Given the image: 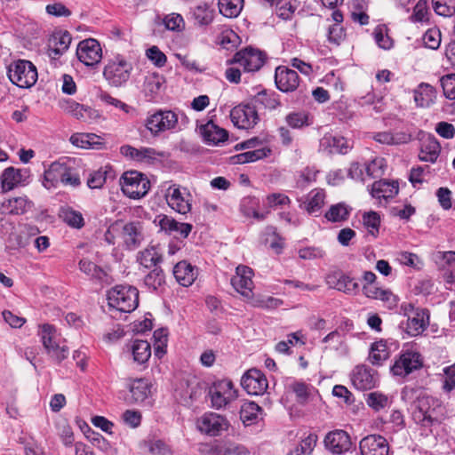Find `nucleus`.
I'll use <instances>...</instances> for the list:
<instances>
[{
    "mask_svg": "<svg viewBox=\"0 0 455 455\" xmlns=\"http://www.w3.org/2000/svg\"><path fill=\"white\" fill-rule=\"evenodd\" d=\"M275 82L280 91L291 92L299 87V76L295 70L279 66L275 68Z\"/></svg>",
    "mask_w": 455,
    "mask_h": 455,
    "instance_id": "17",
    "label": "nucleus"
},
{
    "mask_svg": "<svg viewBox=\"0 0 455 455\" xmlns=\"http://www.w3.org/2000/svg\"><path fill=\"white\" fill-rule=\"evenodd\" d=\"M165 28L172 31H182L185 28L183 17L179 13H171L164 19Z\"/></svg>",
    "mask_w": 455,
    "mask_h": 455,
    "instance_id": "61",
    "label": "nucleus"
},
{
    "mask_svg": "<svg viewBox=\"0 0 455 455\" xmlns=\"http://www.w3.org/2000/svg\"><path fill=\"white\" fill-rule=\"evenodd\" d=\"M220 12L227 18H235L243 9V0H219Z\"/></svg>",
    "mask_w": 455,
    "mask_h": 455,
    "instance_id": "46",
    "label": "nucleus"
},
{
    "mask_svg": "<svg viewBox=\"0 0 455 455\" xmlns=\"http://www.w3.org/2000/svg\"><path fill=\"white\" fill-rule=\"evenodd\" d=\"M63 108L65 111L71 114L78 120L85 123H92L100 117V114L97 110L92 109L90 107L81 105L73 100L67 101L66 105L63 106Z\"/></svg>",
    "mask_w": 455,
    "mask_h": 455,
    "instance_id": "27",
    "label": "nucleus"
},
{
    "mask_svg": "<svg viewBox=\"0 0 455 455\" xmlns=\"http://www.w3.org/2000/svg\"><path fill=\"white\" fill-rule=\"evenodd\" d=\"M264 243L268 245L276 254L281 253L284 244L283 239L274 230L265 234Z\"/></svg>",
    "mask_w": 455,
    "mask_h": 455,
    "instance_id": "60",
    "label": "nucleus"
},
{
    "mask_svg": "<svg viewBox=\"0 0 455 455\" xmlns=\"http://www.w3.org/2000/svg\"><path fill=\"white\" fill-rule=\"evenodd\" d=\"M443 389L449 393L455 388V363L443 369Z\"/></svg>",
    "mask_w": 455,
    "mask_h": 455,
    "instance_id": "63",
    "label": "nucleus"
},
{
    "mask_svg": "<svg viewBox=\"0 0 455 455\" xmlns=\"http://www.w3.org/2000/svg\"><path fill=\"white\" fill-rule=\"evenodd\" d=\"M441 84L444 96L449 100H455V74L443 76Z\"/></svg>",
    "mask_w": 455,
    "mask_h": 455,
    "instance_id": "64",
    "label": "nucleus"
},
{
    "mask_svg": "<svg viewBox=\"0 0 455 455\" xmlns=\"http://www.w3.org/2000/svg\"><path fill=\"white\" fill-rule=\"evenodd\" d=\"M289 389L296 395L297 402L301 404L307 403L315 392L314 387L296 380L289 385Z\"/></svg>",
    "mask_w": 455,
    "mask_h": 455,
    "instance_id": "43",
    "label": "nucleus"
},
{
    "mask_svg": "<svg viewBox=\"0 0 455 455\" xmlns=\"http://www.w3.org/2000/svg\"><path fill=\"white\" fill-rule=\"evenodd\" d=\"M173 275L180 285L188 287L196 280L198 268L186 260H181L174 266Z\"/></svg>",
    "mask_w": 455,
    "mask_h": 455,
    "instance_id": "22",
    "label": "nucleus"
},
{
    "mask_svg": "<svg viewBox=\"0 0 455 455\" xmlns=\"http://www.w3.org/2000/svg\"><path fill=\"white\" fill-rule=\"evenodd\" d=\"M78 60L87 67H93L102 59V49L100 43L94 38L81 41L76 48Z\"/></svg>",
    "mask_w": 455,
    "mask_h": 455,
    "instance_id": "10",
    "label": "nucleus"
},
{
    "mask_svg": "<svg viewBox=\"0 0 455 455\" xmlns=\"http://www.w3.org/2000/svg\"><path fill=\"white\" fill-rule=\"evenodd\" d=\"M182 388V395L193 400L202 395L204 383L196 376H187L180 383Z\"/></svg>",
    "mask_w": 455,
    "mask_h": 455,
    "instance_id": "39",
    "label": "nucleus"
},
{
    "mask_svg": "<svg viewBox=\"0 0 455 455\" xmlns=\"http://www.w3.org/2000/svg\"><path fill=\"white\" fill-rule=\"evenodd\" d=\"M168 205L180 214H186L192 208V196L187 188L179 185H171L165 194Z\"/></svg>",
    "mask_w": 455,
    "mask_h": 455,
    "instance_id": "7",
    "label": "nucleus"
},
{
    "mask_svg": "<svg viewBox=\"0 0 455 455\" xmlns=\"http://www.w3.org/2000/svg\"><path fill=\"white\" fill-rule=\"evenodd\" d=\"M213 10L207 4H201L195 7L193 16L200 26H206L213 20Z\"/></svg>",
    "mask_w": 455,
    "mask_h": 455,
    "instance_id": "51",
    "label": "nucleus"
},
{
    "mask_svg": "<svg viewBox=\"0 0 455 455\" xmlns=\"http://www.w3.org/2000/svg\"><path fill=\"white\" fill-rule=\"evenodd\" d=\"M326 283L330 288L348 295H355L359 291L357 281L339 271H334L327 275Z\"/></svg>",
    "mask_w": 455,
    "mask_h": 455,
    "instance_id": "16",
    "label": "nucleus"
},
{
    "mask_svg": "<svg viewBox=\"0 0 455 455\" xmlns=\"http://www.w3.org/2000/svg\"><path fill=\"white\" fill-rule=\"evenodd\" d=\"M326 193L323 188L312 189L301 202L300 206L308 213L318 212L325 204Z\"/></svg>",
    "mask_w": 455,
    "mask_h": 455,
    "instance_id": "31",
    "label": "nucleus"
},
{
    "mask_svg": "<svg viewBox=\"0 0 455 455\" xmlns=\"http://www.w3.org/2000/svg\"><path fill=\"white\" fill-rule=\"evenodd\" d=\"M390 353L386 341L379 340L374 342L370 350L369 361L374 365H380L389 358Z\"/></svg>",
    "mask_w": 455,
    "mask_h": 455,
    "instance_id": "41",
    "label": "nucleus"
},
{
    "mask_svg": "<svg viewBox=\"0 0 455 455\" xmlns=\"http://www.w3.org/2000/svg\"><path fill=\"white\" fill-rule=\"evenodd\" d=\"M144 282L148 287L156 290L164 283V274L161 268L156 267L146 275Z\"/></svg>",
    "mask_w": 455,
    "mask_h": 455,
    "instance_id": "59",
    "label": "nucleus"
},
{
    "mask_svg": "<svg viewBox=\"0 0 455 455\" xmlns=\"http://www.w3.org/2000/svg\"><path fill=\"white\" fill-rule=\"evenodd\" d=\"M110 171L111 168L106 166L92 172L87 180L88 187L92 189L102 188L107 180V176Z\"/></svg>",
    "mask_w": 455,
    "mask_h": 455,
    "instance_id": "55",
    "label": "nucleus"
},
{
    "mask_svg": "<svg viewBox=\"0 0 455 455\" xmlns=\"http://www.w3.org/2000/svg\"><path fill=\"white\" fill-rule=\"evenodd\" d=\"M130 392L133 402L141 403L148 398L150 393L149 385L143 379H136L131 385Z\"/></svg>",
    "mask_w": 455,
    "mask_h": 455,
    "instance_id": "47",
    "label": "nucleus"
},
{
    "mask_svg": "<svg viewBox=\"0 0 455 455\" xmlns=\"http://www.w3.org/2000/svg\"><path fill=\"white\" fill-rule=\"evenodd\" d=\"M253 271L251 267L239 265L235 268V275L231 278L234 289L245 299H251L253 288Z\"/></svg>",
    "mask_w": 455,
    "mask_h": 455,
    "instance_id": "15",
    "label": "nucleus"
},
{
    "mask_svg": "<svg viewBox=\"0 0 455 455\" xmlns=\"http://www.w3.org/2000/svg\"><path fill=\"white\" fill-rule=\"evenodd\" d=\"M360 451L362 455H387L388 444L383 436L370 435L361 440Z\"/></svg>",
    "mask_w": 455,
    "mask_h": 455,
    "instance_id": "20",
    "label": "nucleus"
},
{
    "mask_svg": "<svg viewBox=\"0 0 455 455\" xmlns=\"http://www.w3.org/2000/svg\"><path fill=\"white\" fill-rule=\"evenodd\" d=\"M59 216L71 228H83L84 225L82 213L69 207L61 208Z\"/></svg>",
    "mask_w": 455,
    "mask_h": 455,
    "instance_id": "49",
    "label": "nucleus"
},
{
    "mask_svg": "<svg viewBox=\"0 0 455 455\" xmlns=\"http://www.w3.org/2000/svg\"><path fill=\"white\" fill-rule=\"evenodd\" d=\"M260 411L261 408L257 403L246 402L241 407L240 419L243 423L250 425L258 419Z\"/></svg>",
    "mask_w": 455,
    "mask_h": 455,
    "instance_id": "50",
    "label": "nucleus"
},
{
    "mask_svg": "<svg viewBox=\"0 0 455 455\" xmlns=\"http://www.w3.org/2000/svg\"><path fill=\"white\" fill-rule=\"evenodd\" d=\"M429 324V312L427 309H419L416 314L407 317L405 331L411 337H417L427 330Z\"/></svg>",
    "mask_w": 455,
    "mask_h": 455,
    "instance_id": "23",
    "label": "nucleus"
},
{
    "mask_svg": "<svg viewBox=\"0 0 455 455\" xmlns=\"http://www.w3.org/2000/svg\"><path fill=\"white\" fill-rule=\"evenodd\" d=\"M241 385L249 395H259L266 392L268 382L263 372L252 368L243 374Z\"/></svg>",
    "mask_w": 455,
    "mask_h": 455,
    "instance_id": "14",
    "label": "nucleus"
},
{
    "mask_svg": "<svg viewBox=\"0 0 455 455\" xmlns=\"http://www.w3.org/2000/svg\"><path fill=\"white\" fill-rule=\"evenodd\" d=\"M197 429L211 436L219 435L228 427L227 419L213 412L204 413L196 420Z\"/></svg>",
    "mask_w": 455,
    "mask_h": 455,
    "instance_id": "12",
    "label": "nucleus"
},
{
    "mask_svg": "<svg viewBox=\"0 0 455 455\" xmlns=\"http://www.w3.org/2000/svg\"><path fill=\"white\" fill-rule=\"evenodd\" d=\"M350 379L353 386L358 390L371 389L377 383L376 373L365 365L355 366L351 372Z\"/></svg>",
    "mask_w": 455,
    "mask_h": 455,
    "instance_id": "18",
    "label": "nucleus"
},
{
    "mask_svg": "<svg viewBox=\"0 0 455 455\" xmlns=\"http://www.w3.org/2000/svg\"><path fill=\"white\" fill-rule=\"evenodd\" d=\"M132 70V64L124 60H114L104 68L103 76L112 86L118 87L124 84L130 78Z\"/></svg>",
    "mask_w": 455,
    "mask_h": 455,
    "instance_id": "6",
    "label": "nucleus"
},
{
    "mask_svg": "<svg viewBox=\"0 0 455 455\" xmlns=\"http://www.w3.org/2000/svg\"><path fill=\"white\" fill-rule=\"evenodd\" d=\"M421 367L420 354L413 349H406L403 350L399 358L395 360L391 367V371L395 376L405 377Z\"/></svg>",
    "mask_w": 455,
    "mask_h": 455,
    "instance_id": "8",
    "label": "nucleus"
},
{
    "mask_svg": "<svg viewBox=\"0 0 455 455\" xmlns=\"http://www.w3.org/2000/svg\"><path fill=\"white\" fill-rule=\"evenodd\" d=\"M435 90L428 84L422 83L414 90V101L417 107L428 108L435 100Z\"/></svg>",
    "mask_w": 455,
    "mask_h": 455,
    "instance_id": "37",
    "label": "nucleus"
},
{
    "mask_svg": "<svg viewBox=\"0 0 455 455\" xmlns=\"http://www.w3.org/2000/svg\"><path fill=\"white\" fill-rule=\"evenodd\" d=\"M371 138L379 144L395 146L408 143L411 136L404 132H379L372 133Z\"/></svg>",
    "mask_w": 455,
    "mask_h": 455,
    "instance_id": "34",
    "label": "nucleus"
},
{
    "mask_svg": "<svg viewBox=\"0 0 455 455\" xmlns=\"http://www.w3.org/2000/svg\"><path fill=\"white\" fill-rule=\"evenodd\" d=\"M28 177L27 170L16 169L14 167L4 169L0 177L3 191H11L18 186L25 185Z\"/></svg>",
    "mask_w": 455,
    "mask_h": 455,
    "instance_id": "19",
    "label": "nucleus"
},
{
    "mask_svg": "<svg viewBox=\"0 0 455 455\" xmlns=\"http://www.w3.org/2000/svg\"><path fill=\"white\" fill-rule=\"evenodd\" d=\"M120 186L125 196L132 199H139L148 194L150 188V182L141 172L129 171L122 175Z\"/></svg>",
    "mask_w": 455,
    "mask_h": 455,
    "instance_id": "4",
    "label": "nucleus"
},
{
    "mask_svg": "<svg viewBox=\"0 0 455 455\" xmlns=\"http://www.w3.org/2000/svg\"><path fill=\"white\" fill-rule=\"evenodd\" d=\"M133 361L139 364L145 363L151 356V346L146 340L135 339L130 346Z\"/></svg>",
    "mask_w": 455,
    "mask_h": 455,
    "instance_id": "40",
    "label": "nucleus"
},
{
    "mask_svg": "<svg viewBox=\"0 0 455 455\" xmlns=\"http://www.w3.org/2000/svg\"><path fill=\"white\" fill-rule=\"evenodd\" d=\"M199 130L204 140L209 145H219L227 140L228 137V132L219 127L212 121L201 125Z\"/></svg>",
    "mask_w": 455,
    "mask_h": 455,
    "instance_id": "26",
    "label": "nucleus"
},
{
    "mask_svg": "<svg viewBox=\"0 0 455 455\" xmlns=\"http://www.w3.org/2000/svg\"><path fill=\"white\" fill-rule=\"evenodd\" d=\"M269 153L270 149L267 148L246 151L235 156L233 157V163L239 164L252 163L267 156Z\"/></svg>",
    "mask_w": 455,
    "mask_h": 455,
    "instance_id": "45",
    "label": "nucleus"
},
{
    "mask_svg": "<svg viewBox=\"0 0 455 455\" xmlns=\"http://www.w3.org/2000/svg\"><path fill=\"white\" fill-rule=\"evenodd\" d=\"M118 235L120 241L117 244H123L129 250L138 248L144 240V235L140 229H114Z\"/></svg>",
    "mask_w": 455,
    "mask_h": 455,
    "instance_id": "36",
    "label": "nucleus"
},
{
    "mask_svg": "<svg viewBox=\"0 0 455 455\" xmlns=\"http://www.w3.org/2000/svg\"><path fill=\"white\" fill-rule=\"evenodd\" d=\"M326 448L335 454H341L350 449L351 440L344 430L330 432L324 439Z\"/></svg>",
    "mask_w": 455,
    "mask_h": 455,
    "instance_id": "21",
    "label": "nucleus"
},
{
    "mask_svg": "<svg viewBox=\"0 0 455 455\" xmlns=\"http://www.w3.org/2000/svg\"><path fill=\"white\" fill-rule=\"evenodd\" d=\"M38 335L44 348L52 359L60 363L67 358L68 348L65 344V340L61 338L54 326L49 323L41 325Z\"/></svg>",
    "mask_w": 455,
    "mask_h": 455,
    "instance_id": "2",
    "label": "nucleus"
},
{
    "mask_svg": "<svg viewBox=\"0 0 455 455\" xmlns=\"http://www.w3.org/2000/svg\"><path fill=\"white\" fill-rule=\"evenodd\" d=\"M230 118L234 125L239 129H251L259 121L255 108L248 104L235 107L230 112Z\"/></svg>",
    "mask_w": 455,
    "mask_h": 455,
    "instance_id": "13",
    "label": "nucleus"
},
{
    "mask_svg": "<svg viewBox=\"0 0 455 455\" xmlns=\"http://www.w3.org/2000/svg\"><path fill=\"white\" fill-rule=\"evenodd\" d=\"M422 40L426 47L436 50L441 44V32L436 28H430L426 31Z\"/></svg>",
    "mask_w": 455,
    "mask_h": 455,
    "instance_id": "62",
    "label": "nucleus"
},
{
    "mask_svg": "<svg viewBox=\"0 0 455 455\" xmlns=\"http://www.w3.org/2000/svg\"><path fill=\"white\" fill-rule=\"evenodd\" d=\"M285 121L292 129H301L311 124L306 112H292L286 116Z\"/></svg>",
    "mask_w": 455,
    "mask_h": 455,
    "instance_id": "54",
    "label": "nucleus"
},
{
    "mask_svg": "<svg viewBox=\"0 0 455 455\" xmlns=\"http://www.w3.org/2000/svg\"><path fill=\"white\" fill-rule=\"evenodd\" d=\"M178 123L177 115L171 110H159L146 119L145 125L153 135L174 129Z\"/></svg>",
    "mask_w": 455,
    "mask_h": 455,
    "instance_id": "9",
    "label": "nucleus"
},
{
    "mask_svg": "<svg viewBox=\"0 0 455 455\" xmlns=\"http://www.w3.org/2000/svg\"><path fill=\"white\" fill-rule=\"evenodd\" d=\"M212 407L221 409L237 398V390L231 380L222 379L215 382L209 391Z\"/></svg>",
    "mask_w": 455,
    "mask_h": 455,
    "instance_id": "5",
    "label": "nucleus"
},
{
    "mask_svg": "<svg viewBox=\"0 0 455 455\" xmlns=\"http://www.w3.org/2000/svg\"><path fill=\"white\" fill-rule=\"evenodd\" d=\"M352 208L345 203L332 204L324 213V218L332 223H339L347 220Z\"/></svg>",
    "mask_w": 455,
    "mask_h": 455,
    "instance_id": "38",
    "label": "nucleus"
},
{
    "mask_svg": "<svg viewBox=\"0 0 455 455\" xmlns=\"http://www.w3.org/2000/svg\"><path fill=\"white\" fill-rule=\"evenodd\" d=\"M162 259V255L156 246L145 249L140 253L139 261L146 268L156 267Z\"/></svg>",
    "mask_w": 455,
    "mask_h": 455,
    "instance_id": "48",
    "label": "nucleus"
},
{
    "mask_svg": "<svg viewBox=\"0 0 455 455\" xmlns=\"http://www.w3.org/2000/svg\"><path fill=\"white\" fill-rule=\"evenodd\" d=\"M324 143L331 153L347 154L353 145L342 136H329L323 138Z\"/></svg>",
    "mask_w": 455,
    "mask_h": 455,
    "instance_id": "44",
    "label": "nucleus"
},
{
    "mask_svg": "<svg viewBox=\"0 0 455 455\" xmlns=\"http://www.w3.org/2000/svg\"><path fill=\"white\" fill-rule=\"evenodd\" d=\"M164 84V78L156 74H151L145 77L144 81V92L150 100L156 99L160 93Z\"/></svg>",
    "mask_w": 455,
    "mask_h": 455,
    "instance_id": "42",
    "label": "nucleus"
},
{
    "mask_svg": "<svg viewBox=\"0 0 455 455\" xmlns=\"http://www.w3.org/2000/svg\"><path fill=\"white\" fill-rule=\"evenodd\" d=\"M435 12L443 17H450L455 12V0H433Z\"/></svg>",
    "mask_w": 455,
    "mask_h": 455,
    "instance_id": "57",
    "label": "nucleus"
},
{
    "mask_svg": "<svg viewBox=\"0 0 455 455\" xmlns=\"http://www.w3.org/2000/svg\"><path fill=\"white\" fill-rule=\"evenodd\" d=\"M435 400L427 395H419L415 402L417 411L415 418L422 423H431L433 420V411Z\"/></svg>",
    "mask_w": 455,
    "mask_h": 455,
    "instance_id": "30",
    "label": "nucleus"
},
{
    "mask_svg": "<svg viewBox=\"0 0 455 455\" xmlns=\"http://www.w3.org/2000/svg\"><path fill=\"white\" fill-rule=\"evenodd\" d=\"M398 190L397 181L380 180L373 183L371 193L372 197L378 199L379 204H382V200L387 202L388 199L395 197L398 194Z\"/></svg>",
    "mask_w": 455,
    "mask_h": 455,
    "instance_id": "25",
    "label": "nucleus"
},
{
    "mask_svg": "<svg viewBox=\"0 0 455 455\" xmlns=\"http://www.w3.org/2000/svg\"><path fill=\"white\" fill-rule=\"evenodd\" d=\"M120 151L124 156L131 159L144 163H149L151 160L156 159L157 156H162V154L157 153L151 148H135L129 145L121 147Z\"/></svg>",
    "mask_w": 455,
    "mask_h": 455,
    "instance_id": "33",
    "label": "nucleus"
},
{
    "mask_svg": "<svg viewBox=\"0 0 455 455\" xmlns=\"http://www.w3.org/2000/svg\"><path fill=\"white\" fill-rule=\"evenodd\" d=\"M66 165L65 163L54 162L44 172L43 185L47 189L56 188L60 184L63 175H65Z\"/></svg>",
    "mask_w": 455,
    "mask_h": 455,
    "instance_id": "35",
    "label": "nucleus"
},
{
    "mask_svg": "<svg viewBox=\"0 0 455 455\" xmlns=\"http://www.w3.org/2000/svg\"><path fill=\"white\" fill-rule=\"evenodd\" d=\"M317 442V435H308L300 443L287 455H309L313 451Z\"/></svg>",
    "mask_w": 455,
    "mask_h": 455,
    "instance_id": "53",
    "label": "nucleus"
},
{
    "mask_svg": "<svg viewBox=\"0 0 455 455\" xmlns=\"http://www.w3.org/2000/svg\"><path fill=\"white\" fill-rule=\"evenodd\" d=\"M386 168V161L382 157H376L365 166L366 176L378 178L383 175Z\"/></svg>",
    "mask_w": 455,
    "mask_h": 455,
    "instance_id": "58",
    "label": "nucleus"
},
{
    "mask_svg": "<svg viewBox=\"0 0 455 455\" xmlns=\"http://www.w3.org/2000/svg\"><path fill=\"white\" fill-rule=\"evenodd\" d=\"M366 403L372 410L379 411L389 404V398L382 393L371 392L367 395Z\"/></svg>",
    "mask_w": 455,
    "mask_h": 455,
    "instance_id": "56",
    "label": "nucleus"
},
{
    "mask_svg": "<svg viewBox=\"0 0 455 455\" xmlns=\"http://www.w3.org/2000/svg\"><path fill=\"white\" fill-rule=\"evenodd\" d=\"M108 306L117 311L131 313L139 305V291L130 285H116L108 291Z\"/></svg>",
    "mask_w": 455,
    "mask_h": 455,
    "instance_id": "1",
    "label": "nucleus"
},
{
    "mask_svg": "<svg viewBox=\"0 0 455 455\" xmlns=\"http://www.w3.org/2000/svg\"><path fill=\"white\" fill-rule=\"evenodd\" d=\"M7 74L11 82L20 88H30L38 77L36 66L25 60L12 62L8 67Z\"/></svg>",
    "mask_w": 455,
    "mask_h": 455,
    "instance_id": "3",
    "label": "nucleus"
},
{
    "mask_svg": "<svg viewBox=\"0 0 455 455\" xmlns=\"http://www.w3.org/2000/svg\"><path fill=\"white\" fill-rule=\"evenodd\" d=\"M72 37L68 31L53 33L48 41L49 56L56 58L62 55L69 48Z\"/></svg>",
    "mask_w": 455,
    "mask_h": 455,
    "instance_id": "24",
    "label": "nucleus"
},
{
    "mask_svg": "<svg viewBox=\"0 0 455 455\" xmlns=\"http://www.w3.org/2000/svg\"><path fill=\"white\" fill-rule=\"evenodd\" d=\"M441 152V146L434 136L422 140L419 158L423 162L435 163Z\"/></svg>",
    "mask_w": 455,
    "mask_h": 455,
    "instance_id": "29",
    "label": "nucleus"
},
{
    "mask_svg": "<svg viewBox=\"0 0 455 455\" xmlns=\"http://www.w3.org/2000/svg\"><path fill=\"white\" fill-rule=\"evenodd\" d=\"M232 62L238 64L244 72H255L263 66L265 56L259 50L246 48L236 52Z\"/></svg>",
    "mask_w": 455,
    "mask_h": 455,
    "instance_id": "11",
    "label": "nucleus"
},
{
    "mask_svg": "<svg viewBox=\"0 0 455 455\" xmlns=\"http://www.w3.org/2000/svg\"><path fill=\"white\" fill-rule=\"evenodd\" d=\"M69 141L75 147L84 149H100L104 145L103 139L94 133H74Z\"/></svg>",
    "mask_w": 455,
    "mask_h": 455,
    "instance_id": "28",
    "label": "nucleus"
},
{
    "mask_svg": "<svg viewBox=\"0 0 455 455\" xmlns=\"http://www.w3.org/2000/svg\"><path fill=\"white\" fill-rule=\"evenodd\" d=\"M79 269L91 278L99 281H103L106 276V273L103 269L86 259H83L79 261Z\"/></svg>",
    "mask_w": 455,
    "mask_h": 455,
    "instance_id": "52",
    "label": "nucleus"
},
{
    "mask_svg": "<svg viewBox=\"0 0 455 455\" xmlns=\"http://www.w3.org/2000/svg\"><path fill=\"white\" fill-rule=\"evenodd\" d=\"M31 207V202L26 196L4 199L0 204L2 214H23Z\"/></svg>",
    "mask_w": 455,
    "mask_h": 455,
    "instance_id": "32",
    "label": "nucleus"
}]
</instances>
